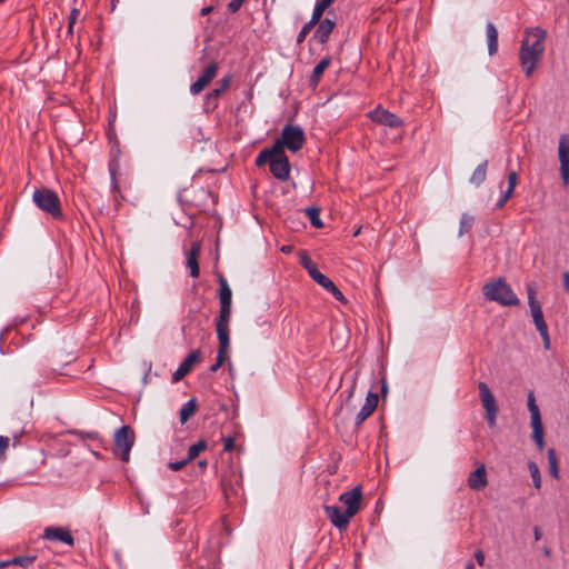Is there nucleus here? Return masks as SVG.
<instances>
[{
	"label": "nucleus",
	"instance_id": "f257e3e1",
	"mask_svg": "<svg viewBox=\"0 0 569 569\" xmlns=\"http://www.w3.org/2000/svg\"><path fill=\"white\" fill-rule=\"evenodd\" d=\"M547 31L540 27H531L525 30L520 43L519 62L523 73L530 77L545 53Z\"/></svg>",
	"mask_w": 569,
	"mask_h": 569
},
{
	"label": "nucleus",
	"instance_id": "f03ea898",
	"mask_svg": "<svg viewBox=\"0 0 569 569\" xmlns=\"http://www.w3.org/2000/svg\"><path fill=\"white\" fill-rule=\"evenodd\" d=\"M483 296L501 306H517L519 299L503 278H497L482 287Z\"/></svg>",
	"mask_w": 569,
	"mask_h": 569
},
{
	"label": "nucleus",
	"instance_id": "7ed1b4c3",
	"mask_svg": "<svg viewBox=\"0 0 569 569\" xmlns=\"http://www.w3.org/2000/svg\"><path fill=\"white\" fill-rule=\"evenodd\" d=\"M36 206L54 219L62 218L61 202L58 194L48 188L36 189L32 194Z\"/></svg>",
	"mask_w": 569,
	"mask_h": 569
},
{
	"label": "nucleus",
	"instance_id": "20e7f679",
	"mask_svg": "<svg viewBox=\"0 0 569 569\" xmlns=\"http://www.w3.org/2000/svg\"><path fill=\"white\" fill-rule=\"evenodd\" d=\"M528 410L530 412V425L532 428V440L537 445L539 451L545 449V430L541 421V415L539 407L536 402V397L533 391H529L528 393Z\"/></svg>",
	"mask_w": 569,
	"mask_h": 569
},
{
	"label": "nucleus",
	"instance_id": "39448f33",
	"mask_svg": "<svg viewBox=\"0 0 569 569\" xmlns=\"http://www.w3.org/2000/svg\"><path fill=\"white\" fill-rule=\"evenodd\" d=\"M306 142L305 132L300 127L287 124L281 131L279 139L274 143H279L281 150L287 148L291 152L299 151Z\"/></svg>",
	"mask_w": 569,
	"mask_h": 569
},
{
	"label": "nucleus",
	"instance_id": "423d86ee",
	"mask_svg": "<svg viewBox=\"0 0 569 569\" xmlns=\"http://www.w3.org/2000/svg\"><path fill=\"white\" fill-rule=\"evenodd\" d=\"M134 443V432L129 426H122L114 433V452H120L123 462H128Z\"/></svg>",
	"mask_w": 569,
	"mask_h": 569
},
{
	"label": "nucleus",
	"instance_id": "0eeeda50",
	"mask_svg": "<svg viewBox=\"0 0 569 569\" xmlns=\"http://www.w3.org/2000/svg\"><path fill=\"white\" fill-rule=\"evenodd\" d=\"M269 169L272 176L280 181H287L290 177V162L279 143H277V150L270 161Z\"/></svg>",
	"mask_w": 569,
	"mask_h": 569
},
{
	"label": "nucleus",
	"instance_id": "6e6552de",
	"mask_svg": "<svg viewBox=\"0 0 569 569\" xmlns=\"http://www.w3.org/2000/svg\"><path fill=\"white\" fill-rule=\"evenodd\" d=\"M558 159L560 177L565 187L569 186V133H562L558 141Z\"/></svg>",
	"mask_w": 569,
	"mask_h": 569
},
{
	"label": "nucleus",
	"instance_id": "1a4fd4ad",
	"mask_svg": "<svg viewBox=\"0 0 569 569\" xmlns=\"http://www.w3.org/2000/svg\"><path fill=\"white\" fill-rule=\"evenodd\" d=\"M362 500V491L360 487H355L353 489L346 491L340 495L339 501L342 502L347 508V516L352 518L359 510Z\"/></svg>",
	"mask_w": 569,
	"mask_h": 569
},
{
	"label": "nucleus",
	"instance_id": "9d476101",
	"mask_svg": "<svg viewBox=\"0 0 569 569\" xmlns=\"http://www.w3.org/2000/svg\"><path fill=\"white\" fill-rule=\"evenodd\" d=\"M372 121L390 128H398L402 126V120L395 113L389 112L380 107L376 108L369 113Z\"/></svg>",
	"mask_w": 569,
	"mask_h": 569
},
{
	"label": "nucleus",
	"instance_id": "9b49d317",
	"mask_svg": "<svg viewBox=\"0 0 569 569\" xmlns=\"http://www.w3.org/2000/svg\"><path fill=\"white\" fill-rule=\"evenodd\" d=\"M218 63L211 62L202 72V74L190 86L191 94H199L217 76L218 73Z\"/></svg>",
	"mask_w": 569,
	"mask_h": 569
},
{
	"label": "nucleus",
	"instance_id": "f8f14e48",
	"mask_svg": "<svg viewBox=\"0 0 569 569\" xmlns=\"http://www.w3.org/2000/svg\"><path fill=\"white\" fill-rule=\"evenodd\" d=\"M323 509L327 518L336 528H338L339 530L347 528L351 518L350 516H347V512L345 510H342L338 506H325Z\"/></svg>",
	"mask_w": 569,
	"mask_h": 569
},
{
	"label": "nucleus",
	"instance_id": "ddd939ff",
	"mask_svg": "<svg viewBox=\"0 0 569 569\" xmlns=\"http://www.w3.org/2000/svg\"><path fill=\"white\" fill-rule=\"evenodd\" d=\"M200 359V351L194 350L191 351L184 360L179 365L178 369L172 375V381L178 382L180 381L184 376H187L193 368V366L199 361Z\"/></svg>",
	"mask_w": 569,
	"mask_h": 569
},
{
	"label": "nucleus",
	"instance_id": "4468645a",
	"mask_svg": "<svg viewBox=\"0 0 569 569\" xmlns=\"http://www.w3.org/2000/svg\"><path fill=\"white\" fill-rule=\"evenodd\" d=\"M43 538L49 541H60L68 546H73L74 543L71 532L61 527H47L43 531Z\"/></svg>",
	"mask_w": 569,
	"mask_h": 569
},
{
	"label": "nucleus",
	"instance_id": "2eb2a0df",
	"mask_svg": "<svg viewBox=\"0 0 569 569\" xmlns=\"http://www.w3.org/2000/svg\"><path fill=\"white\" fill-rule=\"evenodd\" d=\"M528 302H529L531 316H532V319H533V322H535V326H536L538 332L545 331V329H547L548 327L543 319V313H542L541 307H540L539 302L536 300L535 291L532 289L528 290Z\"/></svg>",
	"mask_w": 569,
	"mask_h": 569
},
{
	"label": "nucleus",
	"instance_id": "dca6fc26",
	"mask_svg": "<svg viewBox=\"0 0 569 569\" xmlns=\"http://www.w3.org/2000/svg\"><path fill=\"white\" fill-rule=\"evenodd\" d=\"M379 397L376 392H369L366 398L365 405L361 407L356 416L355 423L360 426L367 418H369L378 406Z\"/></svg>",
	"mask_w": 569,
	"mask_h": 569
},
{
	"label": "nucleus",
	"instance_id": "f3484780",
	"mask_svg": "<svg viewBox=\"0 0 569 569\" xmlns=\"http://www.w3.org/2000/svg\"><path fill=\"white\" fill-rule=\"evenodd\" d=\"M479 397L482 403V407L486 413L498 412V406L496 402V398L490 391L488 385L486 382L480 381L478 383Z\"/></svg>",
	"mask_w": 569,
	"mask_h": 569
},
{
	"label": "nucleus",
	"instance_id": "a211bd4d",
	"mask_svg": "<svg viewBox=\"0 0 569 569\" xmlns=\"http://www.w3.org/2000/svg\"><path fill=\"white\" fill-rule=\"evenodd\" d=\"M467 483L470 489L476 491L482 490L487 487L488 477L483 463H481L475 471L469 475Z\"/></svg>",
	"mask_w": 569,
	"mask_h": 569
},
{
	"label": "nucleus",
	"instance_id": "6ab92c4d",
	"mask_svg": "<svg viewBox=\"0 0 569 569\" xmlns=\"http://www.w3.org/2000/svg\"><path fill=\"white\" fill-rule=\"evenodd\" d=\"M311 279L316 281L319 286H321L323 289L329 291L338 301L346 303L347 300L343 296V293L337 288V286L325 274H322L320 271L313 272Z\"/></svg>",
	"mask_w": 569,
	"mask_h": 569
},
{
	"label": "nucleus",
	"instance_id": "aec40b11",
	"mask_svg": "<svg viewBox=\"0 0 569 569\" xmlns=\"http://www.w3.org/2000/svg\"><path fill=\"white\" fill-rule=\"evenodd\" d=\"M317 24L318 27L313 33V39H316L319 43L325 44L333 31L336 22L329 18H326L323 20L320 19Z\"/></svg>",
	"mask_w": 569,
	"mask_h": 569
},
{
	"label": "nucleus",
	"instance_id": "412c9836",
	"mask_svg": "<svg viewBox=\"0 0 569 569\" xmlns=\"http://www.w3.org/2000/svg\"><path fill=\"white\" fill-rule=\"evenodd\" d=\"M201 250L199 242H193L189 252L187 253V267L190 269V276L197 278L200 273L198 257Z\"/></svg>",
	"mask_w": 569,
	"mask_h": 569
},
{
	"label": "nucleus",
	"instance_id": "4be33fe9",
	"mask_svg": "<svg viewBox=\"0 0 569 569\" xmlns=\"http://www.w3.org/2000/svg\"><path fill=\"white\" fill-rule=\"evenodd\" d=\"M217 337L219 341L218 353L228 355L230 349V331L229 326H216Z\"/></svg>",
	"mask_w": 569,
	"mask_h": 569
},
{
	"label": "nucleus",
	"instance_id": "5701e85b",
	"mask_svg": "<svg viewBox=\"0 0 569 569\" xmlns=\"http://www.w3.org/2000/svg\"><path fill=\"white\" fill-rule=\"evenodd\" d=\"M486 34L488 41V53L489 56H493L498 51V30L492 22L487 23Z\"/></svg>",
	"mask_w": 569,
	"mask_h": 569
},
{
	"label": "nucleus",
	"instance_id": "b1692460",
	"mask_svg": "<svg viewBox=\"0 0 569 569\" xmlns=\"http://www.w3.org/2000/svg\"><path fill=\"white\" fill-rule=\"evenodd\" d=\"M330 63H331V58L330 57H326V58L321 59L316 64V67L312 70L311 77H310V84L311 86L316 87L319 83L322 73L330 66Z\"/></svg>",
	"mask_w": 569,
	"mask_h": 569
},
{
	"label": "nucleus",
	"instance_id": "393cba45",
	"mask_svg": "<svg viewBox=\"0 0 569 569\" xmlns=\"http://www.w3.org/2000/svg\"><path fill=\"white\" fill-rule=\"evenodd\" d=\"M36 560L34 556H18L9 560L0 561V569H4L9 566H20L23 568L29 567Z\"/></svg>",
	"mask_w": 569,
	"mask_h": 569
},
{
	"label": "nucleus",
	"instance_id": "a878e982",
	"mask_svg": "<svg viewBox=\"0 0 569 569\" xmlns=\"http://www.w3.org/2000/svg\"><path fill=\"white\" fill-rule=\"evenodd\" d=\"M197 411V400L191 398L180 409V422L184 425Z\"/></svg>",
	"mask_w": 569,
	"mask_h": 569
},
{
	"label": "nucleus",
	"instance_id": "bb28decb",
	"mask_svg": "<svg viewBox=\"0 0 569 569\" xmlns=\"http://www.w3.org/2000/svg\"><path fill=\"white\" fill-rule=\"evenodd\" d=\"M487 167L488 161H482L472 172L469 179L470 183L475 184L476 187H479L486 180Z\"/></svg>",
	"mask_w": 569,
	"mask_h": 569
},
{
	"label": "nucleus",
	"instance_id": "cd10ccee",
	"mask_svg": "<svg viewBox=\"0 0 569 569\" xmlns=\"http://www.w3.org/2000/svg\"><path fill=\"white\" fill-rule=\"evenodd\" d=\"M219 284H220V293H219L220 305H231L232 291L223 276L219 277Z\"/></svg>",
	"mask_w": 569,
	"mask_h": 569
},
{
	"label": "nucleus",
	"instance_id": "c85d7f7f",
	"mask_svg": "<svg viewBox=\"0 0 569 569\" xmlns=\"http://www.w3.org/2000/svg\"><path fill=\"white\" fill-rule=\"evenodd\" d=\"M276 150H277V143H273L271 148L261 150L256 158V161H254L256 166L257 167H262L264 164L270 166V161H271Z\"/></svg>",
	"mask_w": 569,
	"mask_h": 569
},
{
	"label": "nucleus",
	"instance_id": "c756f323",
	"mask_svg": "<svg viewBox=\"0 0 569 569\" xmlns=\"http://www.w3.org/2000/svg\"><path fill=\"white\" fill-rule=\"evenodd\" d=\"M230 83H231V77L230 76L223 77L219 81V86L208 93V99L209 100L218 99L220 96H222L228 90V88L230 87Z\"/></svg>",
	"mask_w": 569,
	"mask_h": 569
},
{
	"label": "nucleus",
	"instance_id": "7c9ffc66",
	"mask_svg": "<svg viewBox=\"0 0 569 569\" xmlns=\"http://www.w3.org/2000/svg\"><path fill=\"white\" fill-rule=\"evenodd\" d=\"M73 435L79 437L82 441H86V440L93 441L96 443L97 448H103L104 447L103 440L101 439L99 433L96 432V431H91V432L74 431Z\"/></svg>",
	"mask_w": 569,
	"mask_h": 569
},
{
	"label": "nucleus",
	"instance_id": "2f4dec72",
	"mask_svg": "<svg viewBox=\"0 0 569 569\" xmlns=\"http://www.w3.org/2000/svg\"><path fill=\"white\" fill-rule=\"evenodd\" d=\"M207 447L208 443L203 439L190 446L188 449V455L186 457L187 461H192L193 459H196L202 451L207 449Z\"/></svg>",
	"mask_w": 569,
	"mask_h": 569
},
{
	"label": "nucleus",
	"instance_id": "473e14b6",
	"mask_svg": "<svg viewBox=\"0 0 569 569\" xmlns=\"http://www.w3.org/2000/svg\"><path fill=\"white\" fill-rule=\"evenodd\" d=\"M335 0H318L316 2L311 18L319 22L323 12L333 3Z\"/></svg>",
	"mask_w": 569,
	"mask_h": 569
},
{
	"label": "nucleus",
	"instance_id": "72a5a7b5",
	"mask_svg": "<svg viewBox=\"0 0 569 569\" xmlns=\"http://www.w3.org/2000/svg\"><path fill=\"white\" fill-rule=\"evenodd\" d=\"M231 319V305H220L219 316L216 320V326H229Z\"/></svg>",
	"mask_w": 569,
	"mask_h": 569
},
{
	"label": "nucleus",
	"instance_id": "f704fd0d",
	"mask_svg": "<svg viewBox=\"0 0 569 569\" xmlns=\"http://www.w3.org/2000/svg\"><path fill=\"white\" fill-rule=\"evenodd\" d=\"M547 458H548V462H549L550 475L555 479H558L559 478V466H558V459H557L555 449L551 448L548 450Z\"/></svg>",
	"mask_w": 569,
	"mask_h": 569
},
{
	"label": "nucleus",
	"instance_id": "c9c22d12",
	"mask_svg": "<svg viewBox=\"0 0 569 569\" xmlns=\"http://www.w3.org/2000/svg\"><path fill=\"white\" fill-rule=\"evenodd\" d=\"M300 264L308 271L310 278L312 277V274H315L313 272L319 271L317 266L313 263V261L306 252H302L300 254Z\"/></svg>",
	"mask_w": 569,
	"mask_h": 569
},
{
	"label": "nucleus",
	"instance_id": "e433bc0d",
	"mask_svg": "<svg viewBox=\"0 0 569 569\" xmlns=\"http://www.w3.org/2000/svg\"><path fill=\"white\" fill-rule=\"evenodd\" d=\"M528 469H529L530 476L532 478L535 488L540 489L541 488V476H540L539 467L537 466V463L530 461L528 463Z\"/></svg>",
	"mask_w": 569,
	"mask_h": 569
},
{
	"label": "nucleus",
	"instance_id": "4c0bfd02",
	"mask_svg": "<svg viewBox=\"0 0 569 569\" xmlns=\"http://www.w3.org/2000/svg\"><path fill=\"white\" fill-rule=\"evenodd\" d=\"M306 213L309 217L310 223L316 228L322 227V221L319 216V209L315 207H310L306 209Z\"/></svg>",
	"mask_w": 569,
	"mask_h": 569
},
{
	"label": "nucleus",
	"instance_id": "58836bf2",
	"mask_svg": "<svg viewBox=\"0 0 569 569\" xmlns=\"http://www.w3.org/2000/svg\"><path fill=\"white\" fill-rule=\"evenodd\" d=\"M473 221L475 219L472 216L463 213L460 219L459 236H462L465 232H468L471 229Z\"/></svg>",
	"mask_w": 569,
	"mask_h": 569
},
{
	"label": "nucleus",
	"instance_id": "ea45409f",
	"mask_svg": "<svg viewBox=\"0 0 569 569\" xmlns=\"http://www.w3.org/2000/svg\"><path fill=\"white\" fill-rule=\"evenodd\" d=\"M318 22L315 21L312 18L301 28L300 32L298 33V37H297V43L300 44L305 41L306 37L308 36V33L312 30V28L317 24Z\"/></svg>",
	"mask_w": 569,
	"mask_h": 569
},
{
	"label": "nucleus",
	"instance_id": "a19ab883",
	"mask_svg": "<svg viewBox=\"0 0 569 569\" xmlns=\"http://www.w3.org/2000/svg\"><path fill=\"white\" fill-rule=\"evenodd\" d=\"M227 359V355L226 353H217V360L216 362L210 367V371L211 372H216L218 371L219 368H221V366L223 365V362L226 361Z\"/></svg>",
	"mask_w": 569,
	"mask_h": 569
},
{
	"label": "nucleus",
	"instance_id": "79ce46f5",
	"mask_svg": "<svg viewBox=\"0 0 569 569\" xmlns=\"http://www.w3.org/2000/svg\"><path fill=\"white\" fill-rule=\"evenodd\" d=\"M189 462L190 461H187V458H184L179 461L169 462L168 467H169V469H171L173 471H179V470L183 469Z\"/></svg>",
	"mask_w": 569,
	"mask_h": 569
},
{
	"label": "nucleus",
	"instance_id": "37998d69",
	"mask_svg": "<svg viewBox=\"0 0 569 569\" xmlns=\"http://www.w3.org/2000/svg\"><path fill=\"white\" fill-rule=\"evenodd\" d=\"M244 0H231L229 3H228V10L231 12V13H236L242 6Z\"/></svg>",
	"mask_w": 569,
	"mask_h": 569
},
{
	"label": "nucleus",
	"instance_id": "c03bdc74",
	"mask_svg": "<svg viewBox=\"0 0 569 569\" xmlns=\"http://www.w3.org/2000/svg\"><path fill=\"white\" fill-rule=\"evenodd\" d=\"M518 183V173L516 171H511L508 173V187L515 189Z\"/></svg>",
	"mask_w": 569,
	"mask_h": 569
},
{
	"label": "nucleus",
	"instance_id": "a18cd8bd",
	"mask_svg": "<svg viewBox=\"0 0 569 569\" xmlns=\"http://www.w3.org/2000/svg\"><path fill=\"white\" fill-rule=\"evenodd\" d=\"M217 100L218 99H208V94L206 96V101H204V110L206 112H210L212 111L213 109L217 108L218 103H217Z\"/></svg>",
	"mask_w": 569,
	"mask_h": 569
},
{
	"label": "nucleus",
	"instance_id": "49530a36",
	"mask_svg": "<svg viewBox=\"0 0 569 569\" xmlns=\"http://www.w3.org/2000/svg\"><path fill=\"white\" fill-rule=\"evenodd\" d=\"M79 12L78 10L73 9L70 13V17H69V26H68V31L71 33L73 31V26L77 21V17H78Z\"/></svg>",
	"mask_w": 569,
	"mask_h": 569
},
{
	"label": "nucleus",
	"instance_id": "de8ad7c7",
	"mask_svg": "<svg viewBox=\"0 0 569 569\" xmlns=\"http://www.w3.org/2000/svg\"><path fill=\"white\" fill-rule=\"evenodd\" d=\"M8 446H9V438L0 436V460L2 459L4 450L8 448Z\"/></svg>",
	"mask_w": 569,
	"mask_h": 569
},
{
	"label": "nucleus",
	"instance_id": "09e8293b",
	"mask_svg": "<svg viewBox=\"0 0 569 569\" xmlns=\"http://www.w3.org/2000/svg\"><path fill=\"white\" fill-rule=\"evenodd\" d=\"M234 447V440L231 437H227L223 439V449L224 451H231Z\"/></svg>",
	"mask_w": 569,
	"mask_h": 569
},
{
	"label": "nucleus",
	"instance_id": "8fccbe9b",
	"mask_svg": "<svg viewBox=\"0 0 569 569\" xmlns=\"http://www.w3.org/2000/svg\"><path fill=\"white\" fill-rule=\"evenodd\" d=\"M539 335L541 336V338L543 340L545 348L549 349V347H550V338H549V333H548V328L545 329V331H539Z\"/></svg>",
	"mask_w": 569,
	"mask_h": 569
},
{
	"label": "nucleus",
	"instance_id": "3c124183",
	"mask_svg": "<svg viewBox=\"0 0 569 569\" xmlns=\"http://www.w3.org/2000/svg\"><path fill=\"white\" fill-rule=\"evenodd\" d=\"M498 412L493 413H486L487 422L490 427H493L496 425V418Z\"/></svg>",
	"mask_w": 569,
	"mask_h": 569
},
{
	"label": "nucleus",
	"instance_id": "603ef678",
	"mask_svg": "<svg viewBox=\"0 0 569 569\" xmlns=\"http://www.w3.org/2000/svg\"><path fill=\"white\" fill-rule=\"evenodd\" d=\"M110 176H111V184L113 190H118V183L116 179V171L112 167H110Z\"/></svg>",
	"mask_w": 569,
	"mask_h": 569
},
{
	"label": "nucleus",
	"instance_id": "864d4df0",
	"mask_svg": "<svg viewBox=\"0 0 569 569\" xmlns=\"http://www.w3.org/2000/svg\"><path fill=\"white\" fill-rule=\"evenodd\" d=\"M475 558H476L477 562H478L480 566H482V565H483V562H485V555H483V552H482L481 550L476 551V553H475Z\"/></svg>",
	"mask_w": 569,
	"mask_h": 569
},
{
	"label": "nucleus",
	"instance_id": "5fc2aeb1",
	"mask_svg": "<svg viewBox=\"0 0 569 569\" xmlns=\"http://www.w3.org/2000/svg\"><path fill=\"white\" fill-rule=\"evenodd\" d=\"M143 371H144V375H143V382L147 383V380H148V377H149V373L151 371V363H144L143 365Z\"/></svg>",
	"mask_w": 569,
	"mask_h": 569
},
{
	"label": "nucleus",
	"instance_id": "6e6d98bb",
	"mask_svg": "<svg viewBox=\"0 0 569 569\" xmlns=\"http://www.w3.org/2000/svg\"><path fill=\"white\" fill-rule=\"evenodd\" d=\"M562 279H563V287H565V290H566L567 292H569V272H568V271L563 272V274H562Z\"/></svg>",
	"mask_w": 569,
	"mask_h": 569
},
{
	"label": "nucleus",
	"instance_id": "4d7b16f0",
	"mask_svg": "<svg viewBox=\"0 0 569 569\" xmlns=\"http://www.w3.org/2000/svg\"><path fill=\"white\" fill-rule=\"evenodd\" d=\"M212 10H213V7H211V6L204 7L201 9L200 14L202 17H204V16L209 14L210 12H212Z\"/></svg>",
	"mask_w": 569,
	"mask_h": 569
},
{
	"label": "nucleus",
	"instance_id": "13d9d810",
	"mask_svg": "<svg viewBox=\"0 0 569 569\" xmlns=\"http://www.w3.org/2000/svg\"><path fill=\"white\" fill-rule=\"evenodd\" d=\"M513 190L515 189H511L510 187H508L507 190L502 193V197L508 200L512 196Z\"/></svg>",
	"mask_w": 569,
	"mask_h": 569
},
{
	"label": "nucleus",
	"instance_id": "bf43d9fd",
	"mask_svg": "<svg viewBox=\"0 0 569 569\" xmlns=\"http://www.w3.org/2000/svg\"><path fill=\"white\" fill-rule=\"evenodd\" d=\"M507 201H508V200H507V199H505V198L501 196V197H500V199L498 200L497 204H496V206H497V208H502V207L506 204V202H507Z\"/></svg>",
	"mask_w": 569,
	"mask_h": 569
},
{
	"label": "nucleus",
	"instance_id": "052dcab7",
	"mask_svg": "<svg viewBox=\"0 0 569 569\" xmlns=\"http://www.w3.org/2000/svg\"><path fill=\"white\" fill-rule=\"evenodd\" d=\"M533 533H535V539H536V540H540V538H541V531H540V529H539L538 527H535V529H533Z\"/></svg>",
	"mask_w": 569,
	"mask_h": 569
},
{
	"label": "nucleus",
	"instance_id": "680f3d73",
	"mask_svg": "<svg viewBox=\"0 0 569 569\" xmlns=\"http://www.w3.org/2000/svg\"><path fill=\"white\" fill-rule=\"evenodd\" d=\"M281 251L284 252V253H290L291 252V247L290 246H283L281 248Z\"/></svg>",
	"mask_w": 569,
	"mask_h": 569
},
{
	"label": "nucleus",
	"instance_id": "e2e57ef3",
	"mask_svg": "<svg viewBox=\"0 0 569 569\" xmlns=\"http://www.w3.org/2000/svg\"><path fill=\"white\" fill-rule=\"evenodd\" d=\"M198 465H199V467H200V468H206V467H207V465H208V462H207V460H200V461L198 462Z\"/></svg>",
	"mask_w": 569,
	"mask_h": 569
},
{
	"label": "nucleus",
	"instance_id": "0e129e2a",
	"mask_svg": "<svg viewBox=\"0 0 569 569\" xmlns=\"http://www.w3.org/2000/svg\"><path fill=\"white\" fill-rule=\"evenodd\" d=\"M466 569H475L473 563L469 562V563L466 566Z\"/></svg>",
	"mask_w": 569,
	"mask_h": 569
},
{
	"label": "nucleus",
	"instance_id": "69168bd1",
	"mask_svg": "<svg viewBox=\"0 0 569 569\" xmlns=\"http://www.w3.org/2000/svg\"><path fill=\"white\" fill-rule=\"evenodd\" d=\"M91 452L93 453V456L99 457V455L96 450H91Z\"/></svg>",
	"mask_w": 569,
	"mask_h": 569
},
{
	"label": "nucleus",
	"instance_id": "338daca9",
	"mask_svg": "<svg viewBox=\"0 0 569 569\" xmlns=\"http://www.w3.org/2000/svg\"><path fill=\"white\" fill-rule=\"evenodd\" d=\"M387 389L386 383L382 385V392Z\"/></svg>",
	"mask_w": 569,
	"mask_h": 569
},
{
	"label": "nucleus",
	"instance_id": "774afa93",
	"mask_svg": "<svg viewBox=\"0 0 569 569\" xmlns=\"http://www.w3.org/2000/svg\"><path fill=\"white\" fill-rule=\"evenodd\" d=\"M355 385L352 386V389L350 390V395L353 393Z\"/></svg>",
	"mask_w": 569,
	"mask_h": 569
}]
</instances>
